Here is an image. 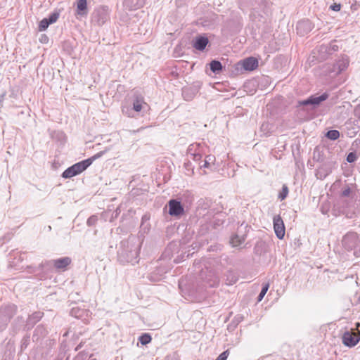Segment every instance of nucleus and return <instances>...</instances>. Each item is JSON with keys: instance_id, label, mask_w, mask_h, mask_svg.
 Instances as JSON below:
<instances>
[{"instance_id": "9b49d317", "label": "nucleus", "mask_w": 360, "mask_h": 360, "mask_svg": "<svg viewBox=\"0 0 360 360\" xmlns=\"http://www.w3.org/2000/svg\"><path fill=\"white\" fill-rule=\"evenodd\" d=\"M258 67V60L254 57H248L240 60L236 65L237 70L243 69L247 71H252Z\"/></svg>"}, {"instance_id": "7ed1b4c3", "label": "nucleus", "mask_w": 360, "mask_h": 360, "mask_svg": "<svg viewBox=\"0 0 360 360\" xmlns=\"http://www.w3.org/2000/svg\"><path fill=\"white\" fill-rule=\"evenodd\" d=\"M148 105L145 102L144 97L141 93L136 91L133 94V103L132 108L123 106L122 108V113L129 117H134L135 112H140L143 109L147 107Z\"/></svg>"}, {"instance_id": "f8f14e48", "label": "nucleus", "mask_w": 360, "mask_h": 360, "mask_svg": "<svg viewBox=\"0 0 360 360\" xmlns=\"http://www.w3.org/2000/svg\"><path fill=\"white\" fill-rule=\"evenodd\" d=\"M359 237L356 233L349 232L342 238V245L347 250H352L356 248Z\"/></svg>"}, {"instance_id": "b1692460", "label": "nucleus", "mask_w": 360, "mask_h": 360, "mask_svg": "<svg viewBox=\"0 0 360 360\" xmlns=\"http://www.w3.org/2000/svg\"><path fill=\"white\" fill-rule=\"evenodd\" d=\"M77 12L78 15H84L87 14V1L77 0Z\"/></svg>"}, {"instance_id": "423d86ee", "label": "nucleus", "mask_w": 360, "mask_h": 360, "mask_svg": "<svg viewBox=\"0 0 360 360\" xmlns=\"http://www.w3.org/2000/svg\"><path fill=\"white\" fill-rule=\"evenodd\" d=\"M359 340L360 330L356 329L346 330L342 336V344L348 347H353L356 346Z\"/></svg>"}, {"instance_id": "4468645a", "label": "nucleus", "mask_w": 360, "mask_h": 360, "mask_svg": "<svg viewBox=\"0 0 360 360\" xmlns=\"http://www.w3.org/2000/svg\"><path fill=\"white\" fill-rule=\"evenodd\" d=\"M274 229L276 236L279 239H283L285 233L283 221L280 215H275L273 218Z\"/></svg>"}, {"instance_id": "393cba45", "label": "nucleus", "mask_w": 360, "mask_h": 360, "mask_svg": "<svg viewBox=\"0 0 360 360\" xmlns=\"http://www.w3.org/2000/svg\"><path fill=\"white\" fill-rule=\"evenodd\" d=\"M227 285H233L238 281V275L233 270H228L225 274Z\"/></svg>"}, {"instance_id": "ddd939ff", "label": "nucleus", "mask_w": 360, "mask_h": 360, "mask_svg": "<svg viewBox=\"0 0 360 360\" xmlns=\"http://www.w3.org/2000/svg\"><path fill=\"white\" fill-rule=\"evenodd\" d=\"M169 214L173 217H180L184 214V208L178 199H171L168 202Z\"/></svg>"}, {"instance_id": "a211bd4d", "label": "nucleus", "mask_w": 360, "mask_h": 360, "mask_svg": "<svg viewBox=\"0 0 360 360\" xmlns=\"http://www.w3.org/2000/svg\"><path fill=\"white\" fill-rule=\"evenodd\" d=\"M209 43L207 37L199 35L193 41V46L198 51H204L207 44Z\"/></svg>"}, {"instance_id": "e433bc0d", "label": "nucleus", "mask_w": 360, "mask_h": 360, "mask_svg": "<svg viewBox=\"0 0 360 360\" xmlns=\"http://www.w3.org/2000/svg\"><path fill=\"white\" fill-rule=\"evenodd\" d=\"M357 158H358V156H357L356 152H350L347 154L346 160L349 163H352V162H354L357 160Z\"/></svg>"}, {"instance_id": "864d4df0", "label": "nucleus", "mask_w": 360, "mask_h": 360, "mask_svg": "<svg viewBox=\"0 0 360 360\" xmlns=\"http://www.w3.org/2000/svg\"><path fill=\"white\" fill-rule=\"evenodd\" d=\"M359 301L360 302V295H359Z\"/></svg>"}, {"instance_id": "dca6fc26", "label": "nucleus", "mask_w": 360, "mask_h": 360, "mask_svg": "<svg viewBox=\"0 0 360 360\" xmlns=\"http://www.w3.org/2000/svg\"><path fill=\"white\" fill-rule=\"evenodd\" d=\"M59 18V13L55 11L51 13L48 18L42 19L39 24V31H45L51 24H53L57 21Z\"/></svg>"}, {"instance_id": "aec40b11", "label": "nucleus", "mask_w": 360, "mask_h": 360, "mask_svg": "<svg viewBox=\"0 0 360 360\" xmlns=\"http://www.w3.org/2000/svg\"><path fill=\"white\" fill-rule=\"evenodd\" d=\"M90 345V343L86 344V341H82L75 348V350L77 351L79 349H82L84 347V350L79 352L74 359L73 360H84L87 358L89 355V352L86 351L87 349L88 346Z\"/></svg>"}, {"instance_id": "f03ea898", "label": "nucleus", "mask_w": 360, "mask_h": 360, "mask_svg": "<svg viewBox=\"0 0 360 360\" xmlns=\"http://www.w3.org/2000/svg\"><path fill=\"white\" fill-rule=\"evenodd\" d=\"M103 152H100L88 159L74 164L73 165L68 167L63 172L62 177L65 179H69L79 174L85 169H86L96 159L100 158L103 155Z\"/></svg>"}, {"instance_id": "37998d69", "label": "nucleus", "mask_w": 360, "mask_h": 360, "mask_svg": "<svg viewBox=\"0 0 360 360\" xmlns=\"http://www.w3.org/2000/svg\"><path fill=\"white\" fill-rule=\"evenodd\" d=\"M191 155L193 156V160L195 162H199L202 158V155L200 153H191Z\"/></svg>"}, {"instance_id": "3c124183", "label": "nucleus", "mask_w": 360, "mask_h": 360, "mask_svg": "<svg viewBox=\"0 0 360 360\" xmlns=\"http://www.w3.org/2000/svg\"><path fill=\"white\" fill-rule=\"evenodd\" d=\"M314 160H316V161H319V160H320L319 157L316 159V156H315V155L314 156Z\"/></svg>"}, {"instance_id": "f257e3e1", "label": "nucleus", "mask_w": 360, "mask_h": 360, "mask_svg": "<svg viewBox=\"0 0 360 360\" xmlns=\"http://www.w3.org/2000/svg\"><path fill=\"white\" fill-rule=\"evenodd\" d=\"M141 245V243L134 236L122 241L121 249L118 252L119 260L123 263L127 262L132 264L138 263Z\"/></svg>"}, {"instance_id": "c85d7f7f", "label": "nucleus", "mask_w": 360, "mask_h": 360, "mask_svg": "<svg viewBox=\"0 0 360 360\" xmlns=\"http://www.w3.org/2000/svg\"><path fill=\"white\" fill-rule=\"evenodd\" d=\"M325 136L331 141H335L340 138V133L336 129L329 130L326 132Z\"/></svg>"}, {"instance_id": "09e8293b", "label": "nucleus", "mask_w": 360, "mask_h": 360, "mask_svg": "<svg viewBox=\"0 0 360 360\" xmlns=\"http://www.w3.org/2000/svg\"><path fill=\"white\" fill-rule=\"evenodd\" d=\"M356 329L360 327V323L357 322L356 323Z\"/></svg>"}, {"instance_id": "20e7f679", "label": "nucleus", "mask_w": 360, "mask_h": 360, "mask_svg": "<svg viewBox=\"0 0 360 360\" xmlns=\"http://www.w3.org/2000/svg\"><path fill=\"white\" fill-rule=\"evenodd\" d=\"M328 96V93H323L320 96L312 95L307 99L298 101L297 107L311 106V109H314L319 106L321 102L326 101Z\"/></svg>"}, {"instance_id": "4c0bfd02", "label": "nucleus", "mask_w": 360, "mask_h": 360, "mask_svg": "<svg viewBox=\"0 0 360 360\" xmlns=\"http://www.w3.org/2000/svg\"><path fill=\"white\" fill-rule=\"evenodd\" d=\"M98 221V217L96 215H91L90 217L88 218L86 224L89 226H94Z\"/></svg>"}, {"instance_id": "79ce46f5", "label": "nucleus", "mask_w": 360, "mask_h": 360, "mask_svg": "<svg viewBox=\"0 0 360 360\" xmlns=\"http://www.w3.org/2000/svg\"><path fill=\"white\" fill-rule=\"evenodd\" d=\"M190 165H191V162H188L184 164V167H185L186 169L187 170V172H186L187 175H191V174H193L194 173L193 172V169H191L189 167Z\"/></svg>"}, {"instance_id": "cd10ccee", "label": "nucleus", "mask_w": 360, "mask_h": 360, "mask_svg": "<svg viewBox=\"0 0 360 360\" xmlns=\"http://www.w3.org/2000/svg\"><path fill=\"white\" fill-rule=\"evenodd\" d=\"M149 217H148L146 214L143 215L141 219V230L144 233H148L150 230V224L148 222Z\"/></svg>"}, {"instance_id": "bb28decb", "label": "nucleus", "mask_w": 360, "mask_h": 360, "mask_svg": "<svg viewBox=\"0 0 360 360\" xmlns=\"http://www.w3.org/2000/svg\"><path fill=\"white\" fill-rule=\"evenodd\" d=\"M124 6L130 10H136L141 6L139 0H125Z\"/></svg>"}, {"instance_id": "a19ab883", "label": "nucleus", "mask_w": 360, "mask_h": 360, "mask_svg": "<svg viewBox=\"0 0 360 360\" xmlns=\"http://www.w3.org/2000/svg\"><path fill=\"white\" fill-rule=\"evenodd\" d=\"M229 355V350L226 349L220 354L215 360H226Z\"/></svg>"}, {"instance_id": "c9c22d12", "label": "nucleus", "mask_w": 360, "mask_h": 360, "mask_svg": "<svg viewBox=\"0 0 360 360\" xmlns=\"http://www.w3.org/2000/svg\"><path fill=\"white\" fill-rule=\"evenodd\" d=\"M245 240V238L243 236L239 237L238 234H236L234 237L231 238V242L234 246H237L240 245L242 243H243Z\"/></svg>"}, {"instance_id": "6e6552de", "label": "nucleus", "mask_w": 360, "mask_h": 360, "mask_svg": "<svg viewBox=\"0 0 360 360\" xmlns=\"http://www.w3.org/2000/svg\"><path fill=\"white\" fill-rule=\"evenodd\" d=\"M200 278L211 288L216 287L219 283V278L212 269L206 268L200 271Z\"/></svg>"}, {"instance_id": "a18cd8bd", "label": "nucleus", "mask_w": 360, "mask_h": 360, "mask_svg": "<svg viewBox=\"0 0 360 360\" xmlns=\"http://www.w3.org/2000/svg\"><path fill=\"white\" fill-rule=\"evenodd\" d=\"M338 50V46L335 44H330L329 49L326 50L329 53H330V51H336Z\"/></svg>"}, {"instance_id": "72a5a7b5", "label": "nucleus", "mask_w": 360, "mask_h": 360, "mask_svg": "<svg viewBox=\"0 0 360 360\" xmlns=\"http://www.w3.org/2000/svg\"><path fill=\"white\" fill-rule=\"evenodd\" d=\"M30 337L29 335H25L22 338V339L21 340V343H20L21 351L25 349L27 347V346L30 344Z\"/></svg>"}, {"instance_id": "ea45409f", "label": "nucleus", "mask_w": 360, "mask_h": 360, "mask_svg": "<svg viewBox=\"0 0 360 360\" xmlns=\"http://www.w3.org/2000/svg\"><path fill=\"white\" fill-rule=\"evenodd\" d=\"M229 355V350L226 349L220 354L215 360H226Z\"/></svg>"}, {"instance_id": "5701e85b", "label": "nucleus", "mask_w": 360, "mask_h": 360, "mask_svg": "<svg viewBox=\"0 0 360 360\" xmlns=\"http://www.w3.org/2000/svg\"><path fill=\"white\" fill-rule=\"evenodd\" d=\"M44 313L41 311H36L33 313L32 315L29 316L27 320V324L28 329L32 328L36 323L39 321L43 317Z\"/></svg>"}, {"instance_id": "de8ad7c7", "label": "nucleus", "mask_w": 360, "mask_h": 360, "mask_svg": "<svg viewBox=\"0 0 360 360\" xmlns=\"http://www.w3.org/2000/svg\"><path fill=\"white\" fill-rule=\"evenodd\" d=\"M88 356H89V360H96V359L93 357V354H89V355H88Z\"/></svg>"}, {"instance_id": "2eb2a0df", "label": "nucleus", "mask_w": 360, "mask_h": 360, "mask_svg": "<svg viewBox=\"0 0 360 360\" xmlns=\"http://www.w3.org/2000/svg\"><path fill=\"white\" fill-rule=\"evenodd\" d=\"M314 28L312 22L308 20H302L297 22L296 26L297 32L301 36H304L311 32Z\"/></svg>"}, {"instance_id": "4be33fe9", "label": "nucleus", "mask_w": 360, "mask_h": 360, "mask_svg": "<svg viewBox=\"0 0 360 360\" xmlns=\"http://www.w3.org/2000/svg\"><path fill=\"white\" fill-rule=\"evenodd\" d=\"M349 65V60L347 58H342L336 62L333 65V71L336 72V74H340L342 71L345 70Z\"/></svg>"}, {"instance_id": "a878e982", "label": "nucleus", "mask_w": 360, "mask_h": 360, "mask_svg": "<svg viewBox=\"0 0 360 360\" xmlns=\"http://www.w3.org/2000/svg\"><path fill=\"white\" fill-rule=\"evenodd\" d=\"M210 68L213 73L219 74L222 70L223 66L220 61L213 60L210 63Z\"/></svg>"}, {"instance_id": "f704fd0d", "label": "nucleus", "mask_w": 360, "mask_h": 360, "mask_svg": "<svg viewBox=\"0 0 360 360\" xmlns=\"http://www.w3.org/2000/svg\"><path fill=\"white\" fill-rule=\"evenodd\" d=\"M84 311L79 308H72L70 311V314L76 318H81Z\"/></svg>"}, {"instance_id": "2f4dec72", "label": "nucleus", "mask_w": 360, "mask_h": 360, "mask_svg": "<svg viewBox=\"0 0 360 360\" xmlns=\"http://www.w3.org/2000/svg\"><path fill=\"white\" fill-rule=\"evenodd\" d=\"M269 288V284L268 283L263 284L262 290L257 297L258 302H260L263 299V297L266 295V292L268 291Z\"/></svg>"}, {"instance_id": "9d476101", "label": "nucleus", "mask_w": 360, "mask_h": 360, "mask_svg": "<svg viewBox=\"0 0 360 360\" xmlns=\"http://www.w3.org/2000/svg\"><path fill=\"white\" fill-rule=\"evenodd\" d=\"M360 129V120H348L344 124L343 130L349 138L354 137Z\"/></svg>"}, {"instance_id": "6ab92c4d", "label": "nucleus", "mask_w": 360, "mask_h": 360, "mask_svg": "<svg viewBox=\"0 0 360 360\" xmlns=\"http://www.w3.org/2000/svg\"><path fill=\"white\" fill-rule=\"evenodd\" d=\"M48 331L44 325H38L34 330L33 342H39L46 336Z\"/></svg>"}, {"instance_id": "7c9ffc66", "label": "nucleus", "mask_w": 360, "mask_h": 360, "mask_svg": "<svg viewBox=\"0 0 360 360\" xmlns=\"http://www.w3.org/2000/svg\"><path fill=\"white\" fill-rule=\"evenodd\" d=\"M151 340H152V338H151L150 335L147 333L142 334L139 338V342L143 345H146L148 344L149 342H150Z\"/></svg>"}, {"instance_id": "603ef678", "label": "nucleus", "mask_w": 360, "mask_h": 360, "mask_svg": "<svg viewBox=\"0 0 360 360\" xmlns=\"http://www.w3.org/2000/svg\"><path fill=\"white\" fill-rule=\"evenodd\" d=\"M188 150H189V152H191L192 150V148H189Z\"/></svg>"}, {"instance_id": "58836bf2", "label": "nucleus", "mask_w": 360, "mask_h": 360, "mask_svg": "<svg viewBox=\"0 0 360 360\" xmlns=\"http://www.w3.org/2000/svg\"><path fill=\"white\" fill-rule=\"evenodd\" d=\"M351 188L347 185L345 187H344L342 190L340 195L342 197H349L351 194Z\"/></svg>"}, {"instance_id": "1a4fd4ad", "label": "nucleus", "mask_w": 360, "mask_h": 360, "mask_svg": "<svg viewBox=\"0 0 360 360\" xmlns=\"http://www.w3.org/2000/svg\"><path fill=\"white\" fill-rule=\"evenodd\" d=\"M15 312L16 307L14 304L8 305L5 308L0 309V321L2 322V325L0 326L1 329L6 327Z\"/></svg>"}, {"instance_id": "0eeeda50", "label": "nucleus", "mask_w": 360, "mask_h": 360, "mask_svg": "<svg viewBox=\"0 0 360 360\" xmlns=\"http://www.w3.org/2000/svg\"><path fill=\"white\" fill-rule=\"evenodd\" d=\"M93 20L99 26L105 24L110 18V10L107 6L96 8L92 14Z\"/></svg>"}, {"instance_id": "c756f323", "label": "nucleus", "mask_w": 360, "mask_h": 360, "mask_svg": "<svg viewBox=\"0 0 360 360\" xmlns=\"http://www.w3.org/2000/svg\"><path fill=\"white\" fill-rule=\"evenodd\" d=\"M215 161V157L214 155H207L205 159L203 160V164L200 165V168H208L210 167L211 164H213Z\"/></svg>"}, {"instance_id": "c03bdc74", "label": "nucleus", "mask_w": 360, "mask_h": 360, "mask_svg": "<svg viewBox=\"0 0 360 360\" xmlns=\"http://www.w3.org/2000/svg\"><path fill=\"white\" fill-rule=\"evenodd\" d=\"M330 9L335 11H339L341 8V5L340 4H333L330 6Z\"/></svg>"}, {"instance_id": "412c9836", "label": "nucleus", "mask_w": 360, "mask_h": 360, "mask_svg": "<svg viewBox=\"0 0 360 360\" xmlns=\"http://www.w3.org/2000/svg\"><path fill=\"white\" fill-rule=\"evenodd\" d=\"M198 89L195 86L184 87L182 89V96L185 101H191L197 94Z\"/></svg>"}, {"instance_id": "49530a36", "label": "nucleus", "mask_w": 360, "mask_h": 360, "mask_svg": "<svg viewBox=\"0 0 360 360\" xmlns=\"http://www.w3.org/2000/svg\"><path fill=\"white\" fill-rule=\"evenodd\" d=\"M354 113L355 116H356L359 118V120H360V105L356 107Z\"/></svg>"}, {"instance_id": "f3484780", "label": "nucleus", "mask_w": 360, "mask_h": 360, "mask_svg": "<svg viewBox=\"0 0 360 360\" xmlns=\"http://www.w3.org/2000/svg\"><path fill=\"white\" fill-rule=\"evenodd\" d=\"M336 167V162L333 160H330L322 164V165L319 168V172L321 174V176L326 177Z\"/></svg>"}, {"instance_id": "473e14b6", "label": "nucleus", "mask_w": 360, "mask_h": 360, "mask_svg": "<svg viewBox=\"0 0 360 360\" xmlns=\"http://www.w3.org/2000/svg\"><path fill=\"white\" fill-rule=\"evenodd\" d=\"M288 187L285 184L283 185L282 189L278 194V198L281 200H285L288 196Z\"/></svg>"}, {"instance_id": "8fccbe9b", "label": "nucleus", "mask_w": 360, "mask_h": 360, "mask_svg": "<svg viewBox=\"0 0 360 360\" xmlns=\"http://www.w3.org/2000/svg\"><path fill=\"white\" fill-rule=\"evenodd\" d=\"M267 126H268L267 124H263L262 125V129H264V127H267Z\"/></svg>"}, {"instance_id": "39448f33", "label": "nucleus", "mask_w": 360, "mask_h": 360, "mask_svg": "<svg viewBox=\"0 0 360 360\" xmlns=\"http://www.w3.org/2000/svg\"><path fill=\"white\" fill-rule=\"evenodd\" d=\"M71 259L69 257H64L57 259H52L46 261L40 264L41 269H49L51 266H54L56 270L64 271L67 266L70 264Z\"/></svg>"}]
</instances>
